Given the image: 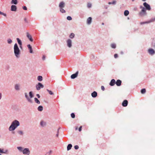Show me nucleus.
<instances>
[{"instance_id": "nucleus-1", "label": "nucleus", "mask_w": 155, "mask_h": 155, "mask_svg": "<svg viewBox=\"0 0 155 155\" xmlns=\"http://www.w3.org/2000/svg\"><path fill=\"white\" fill-rule=\"evenodd\" d=\"M20 125L19 121L17 120H15L12 122L11 125L8 128L10 131H13L18 126Z\"/></svg>"}, {"instance_id": "nucleus-2", "label": "nucleus", "mask_w": 155, "mask_h": 155, "mask_svg": "<svg viewBox=\"0 0 155 155\" xmlns=\"http://www.w3.org/2000/svg\"><path fill=\"white\" fill-rule=\"evenodd\" d=\"M14 50L15 55L16 58H19L20 54V51L17 43H15L14 45Z\"/></svg>"}, {"instance_id": "nucleus-3", "label": "nucleus", "mask_w": 155, "mask_h": 155, "mask_svg": "<svg viewBox=\"0 0 155 155\" xmlns=\"http://www.w3.org/2000/svg\"><path fill=\"white\" fill-rule=\"evenodd\" d=\"M22 153L23 154L25 155H29L30 154V151L28 148H24Z\"/></svg>"}, {"instance_id": "nucleus-4", "label": "nucleus", "mask_w": 155, "mask_h": 155, "mask_svg": "<svg viewBox=\"0 0 155 155\" xmlns=\"http://www.w3.org/2000/svg\"><path fill=\"white\" fill-rule=\"evenodd\" d=\"M36 89L39 91L41 88H43L44 87V85L41 83H38V84H36L35 86Z\"/></svg>"}, {"instance_id": "nucleus-5", "label": "nucleus", "mask_w": 155, "mask_h": 155, "mask_svg": "<svg viewBox=\"0 0 155 155\" xmlns=\"http://www.w3.org/2000/svg\"><path fill=\"white\" fill-rule=\"evenodd\" d=\"M143 5L146 8V9L148 10H150L151 9L150 6L147 3L145 2L143 3Z\"/></svg>"}, {"instance_id": "nucleus-6", "label": "nucleus", "mask_w": 155, "mask_h": 155, "mask_svg": "<svg viewBox=\"0 0 155 155\" xmlns=\"http://www.w3.org/2000/svg\"><path fill=\"white\" fill-rule=\"evenodd\" d=\"M67 45L69 48H71L72 47V41L70 39H68L66 41Z\"/></svg>"}, {"instance_id": "nucleus-7", "label": "nucleus", "mask_w": 155, "mask_h": 155, "mask_svg": "<svg viewBox=\"0 0 155 155\" xmlns=\"http://www.w3.org/2000/svg\"><path fill=\"white\" fill-rule=\"evenodd\" d=\"M25 97L28 101L30 103H32L33 101L29 97L27 93H25Z\"/></svg>"}, {"instance_id": "nucleus-8", "label": "nucleus", "mask_w": 155, "mask_h": 155, "mask_svg": "<svg viewBox=\"0 0 155 155\" xmlns=\"http://www.w3.org/2000/svg\"><path fill=\"white\" fill-rule=\"evenodd\" d=\"M148 53L149 54L152 55L155 54V51L152 48H150L148 50Z\"/></svg>"}, {"instance_id": "nucleus-9", "label": "nucleus", "mask_w": 155, "mask_h": 155, "mask_svg": "<svg viewBox=\"0 0 155 155\" xmlns=\"http://www.w3.org/2000/svg\"><path fill=\"white\" fill-rule=\"evenodd\" d=\"M15 89L17 91H18L20 90V85L19 84H16L14 86Z\"/></svg>"}, {"instance_id": "nucleus-10", "label": "nucleus", "mask_w": 155, "mask_h": 155, "mask_svg": "<svg viewBox=\"0 0 155 155\" xmlns=\"http://www.w3.org/2000/svg\"><path fill=\"white\" fill-rule=\"evenodd\" d=\"M78 72L77 71L75 74H73L72 75H71V78L74 79L76 78L78 75Z\"/></svg>"}, {"instance_id": "nucleus-11", "label": "nucleus", "mask_w": 155, "mask_h": 155, "mask_svg": "<svg viewBox=\"0 0 155 155\" xmlns=\"http://www.w3.org/2000/svg\"><path fill=\"white\" fill-rule=\"evenodd\" d=\"M146 11L145 8H143V9H142L141 12H140V14L141 15H142L143 14H146Z\"/></svg>"}, {"instance_id": "nucleus-12", "label": "nucleus", "mask_w": 155, "mask_h": 155, "mask_svg": "<svg viewBox=\"0 0 155 155\" xmlns=\"http://www.w3.org/2000/svg\"><path fill=\"white\" fill-rule=\"evenodd\" d=\"M128 102L127 100H124V101L122 103V105L124 107H125L127 106Z\"/></svg>"}, {"instance_id": "nucleus-13", "label": "nucleus", "mask_w": 155, "mask_h": 155, "mask_svg": "<svg viewBox=\"0 0 155 155\" xmlns=\"http://www.w3.org/2000/svg\"><path fill=\"white\" fill-rule=\"evenodd\" d=\"M116 81L114 79H112L111 80L109 84L111 86H113L115 84Z\"/></svg>"}, {"instance_id": "nucleus-14", "label": "nucleus", "mask_w": 155, "mask_h": 155, "mask_svg": "<svg viewBox=\"0 0 155 155\" xmlns=\"http://www.w3.org/2000/svg\"><path fill=\"white\" fill-rule=\"evenodd\" d=\"M65 6V3L63 2H61L59 3V8H64Z\"/></svg>"}, {"instance_id": "nucleus-15", "label": "nucleus", "mask_w": 155, "mask_h": 155, "mask_svg": "<svg viewBox=\"0 0 155 155\" xmlns=\"http://www.w3.org/2000/svg\"><path fill=\"white\" fill-rule=\"evenodd\" d=\"M17 9L16 6L14 5H12L11 7V10L12 11H15Z\"/></svg>"}, {"instance_id": "nucleus-16", "label": "nucleus", "mask_w": 155, "mask_h": 155, "mask_svg": "<svg viewBox=\"0 0 155 155\" xmlns=\"http://www.w3.org/2000/svg\"><path fill=\"white\" fill-rule=\"evenodd\" d=\"M27 37L31 41H33L31 35H30L28 32H27Z\"/></svg>"}, {"instance_id": "nucleus-17", "label": "nucleus", "mask_w": 155, "mask_h": 155, "mask_svg": "<svg viewBox=\"0 0 155 155\" xmlns=\"http://www.w3.org/2000/svg\"><path fill=\"white\" fill-rule=\"evenodd\" d=\"M122 81L120 80H117L115 84L117 85L118 86H120L121 85Z\"/></svg>"}, {"instance_id": "nucleus-18", "label": "nucleus", "mask_w": 155, "mask_h": 155, "mask_svg": "<svg viewBox=\"0 0 155 155\" xmlns=\"http://www.w3.org/2000/svg\"><path fill=\"white\" fill-rule=\"evenodd\" d=\"M92 18L91 17H89L87 20V24L88 25H90L92 22Z\"/></svg>"}, {"instance_id": "nucleus-19", "label": "nucleus", "mask_w": 155, "mask_h": 155, "mask_svg": "<svg viewBox=\"0 0 155 155\" xmlns=\"http://www.w3.org/2000/svg\"><path fill=\"white\" fill-rule=\"evenodd\" d=\"M91 95L92 97H96L97 96V93L95 91H94L91 93Z\"/></svg>"}, {"instance_id": "nucleus-20", "label": "nucleus", "mask_w": 155, "mask_h": 155, "mask_svg": "<svg viewBox=\"0 0 155 155\" xmlns=\"http://www.w3.org/2000/svg\"><path fill=\"white\" fill-rule=\"evenodd\" d=\"M27 47L29 50L30 52L31 53H33V51L31 46L29 44L27 45Z\"/></svg>"}, {"instance_id": "nucleus-21", "label": "nucleus", "mask_w": 155, "mask_h": 155, "mask_svg": "<svg viewBox=\"0 0 155 155\" xmlns=\"http://www.w3.org/2000/svg\"><path fill=\"white\" fill-rule=\"evenodd\" d=\"M17 148L19 152H22L24 148L21 147H18Z\"/></svg>"}, {"instance_id": "nucleus-22", "label": "nucleus", "mask_w": 155, "mask_h": 155, "mask_svg": "<svg viewBox=\"0 0 155 155\" xmlns=\"http://www.w3.org/2000/svg\"><path fill=\"white\" fill-rule=\"evenodd\" d=\"M72 145L71 144H68L67 147V150H70L72 147Z\"/></svg>"}, {"instance_id": "nucleus-23", "label": "nucleus", "mask_w": 155, "mask_h": 155, "mask_svg": "<svg viewBox=\"0 0 155 155\" xmlns=\"http://www.w3.org/2000/svg\"><path fill=\"white\" fill-rule=\"evenodd\" d=\"M16 40L17 41V42L19 45H22V42L18 38H16Z\"/></svg>"}, {"instance_id": "nucleus-24", "label": "nucleus", "mask_w": 155, "mask_h": 155, "mask_svg": "<svg viewBox=\"0 0 155 155\" xmlns=\"http://www.w3.org/2000/svg\"><path fill=\"white\" fill-rule=\"evenodd\" d=\"M40 125L42 127H44L46 125V123L45 122L41 121L40 123Z\"/></svg>"}, {"instance_id": "nucleus-25", "label": "nucleus", "mask_w": 155, "mask_h": 155, "mask_svg": "<svg viewBox=\"0 0 155 155\" xmlns=\"http://www.w3.org/2000/svg\"><path fill=\"white\" fill-rule=\"evenodd\" d=\"M43 78L42 76H39L38 77L37 79L38 81H41L42 80Z\"/></svg>"}, {"instance_id": "nucleus-26", "label": "nucleus", "mask_w": 155, "mask_h": 155, "mask_svg": "<svg viewBox=\"0 0 155 155\" xmlns=\"http://www.w3.org/2000/svg\"><path fill=\"white\" fill-rule=\"evenodd\" d=\"M34 100L35 103L38 104H40V102L39 101L36 97L34 98Z\"/></svg>"}, {"instance_id": "nucleus-27", "label": "nucleus", "mask_w": 155, "mask_h": 155, "mask_svg": "<svg viewBox=\"0 0 155 155\" xmlns=\"http://www.w3.org/2000/svg\"><path fill=\"white\" fill-rule=\"evenodd\" d=\"M43 107L41 106H39L38 108V111H41L43 110Z\"/></svg>"}, {"instance_id": "nucleus-28", "label": "nucleus", "mask_w": 155, "mask_h": 155, "mask_svg": "<svg viewBox=\"0 0 155 155\" xmlns=\"http://www.w3.org/2000/svg\"><path fill=\"white\" fill-rule=\"evenodd\" d=\"M29 96L30 97V98L31 99V98H32V97H34V95L33 94H32V91H30L29 93Z\"/></svg>"}, {"instance_id": "nucleus-29", "label": "nucleus", "mask_w": 155, "mask_h": 155, "mask_svg": "<svg viewBox=\"0 0 155 155\" xmlns=\"http://www.w3.org/2000/svg\"><path fill=\"white\" fill-rule=\"evenodd\" d=\"M154 21H155V18H154L151 19L150 20L147 21V22H148V23H150Z\"/></svg>"}, {"instance_id": "nucleus-30", "label": "nucleus", "mask_w": 155, "mask_h": 155, "mask_svg": "<svg viewBox=\"0 0 155 155\" xmlns=\"http://www.w3.org/2000/svg\"><path fill=\"white\" fill-rule=\"evenodd\" d=\"M129 12L127 10H125L124 12V14L125 16H127L129 15Z\"/></svg>"}, {"instance_id": "nucleus-31", "label": "nucleus", "mask_w": 155, "mask_h": 155, "mask_svg": "<svg viewBox=\"0 0 155 155\" xmlns=\"http://www.w3.org/2000/svg\"><path fill=\"white\" fill-rule=\"evenodd\" d=\"M11 3L12 4H14L16 5L17 4V0H12L11 2Z\"/></svg>"}, {"instance_id": "nucleus-32", "label": "nucleus", "mask_w": 155, "mask_h": 155, "mask_svg": "<svg viewBox=\"0 0 155 155\" xmlns=\"http://www.w3.org/2000/svg\"><path fill=\"white\" fill-rule=\"evenodd\" d=\"M74 37V33H72L69 35V38H73Z\"/></svg>"}, {"instance_id": "nucleus-33", "label": "nucleus", "mask_w": 155, "mask_h": 155, "mask_svg": "<svg viewBox=\"0 0 155 155\" xmlns=\"http://www.w3.org/2000/svg\"><path fill=\"white\" fill-rule=\"evenodd\" d=\"M63 8H60V11L62 13H65L66 11Z\"/></svg>"}, {"instance_id": "nucleus-34", "label": "nucleus", "mask_w": 155, "mask_h": 155, "mask_svg": "<svg viewBox=\"0 0 155 155\" xmlns=\"http://www.w3.org/2000/svg\"><path fill=\"white\" fill-rule=\"evenodd\" d=\"M146 90L145 89L143 88L141 90V92L142 94H144L145 93Z\"/></svg>"}, {"instance_id": "nucleus-35", "label": "nucleus", "mask_w": 155, "mask_h": 155, "mask_svg": "<svg viewBox=\"0 0 155 155\" xmlns=\"http://www.w3.org/2000/svg\"><path fill=\"white\" fill-rule=\"evenodd\" d=\"M116 3V2L115 1H114L112 2H109L108 4L109 5L110 4H113V5H115Z\"/></svg>"}, {"instance_id": "nucleus-36", "label": "nucleus", "mask_w": 155, "mask_h": 155, "mask_svg": "<svg viewBox=\"0 0 155 155\" xmlns=\"http://www.w3.org/2000/svg\"><path fill=\"white\" fill-rule=\"evenodd\" d=\"M7 42L9 44H11L12 42V41L10 38H9L7 39Z\"/></svg>"}, {"instance_id": "nucleus-37", "label": "nucleus", "mask_w": 155, "mask_h": 155, "mask_svg": "<svg viewBox=\"0 0 155 155\" xmlns=\"http://www.w3.org/2000/svg\"><path fill=\"white\" fill-rule=\"evenodd\" d=\"M111 46L113 48H116V45L115 44H112L111 45Z\"/></svg>"}, {"instance_id": "nucleus-38", "label": "nucleus", "mask_w": 155, "mask_h": 155, "mask_svg": "<svg viewBox=\"0 0 155 155\" xmlns=\"http://www.w3.org/2000/svg\"><path fill=\"white\" fill-rule=\"evenodd\" d=\"M47 90L50 95H52L53 94V93L51 91L49 90L48 89H47Z\"/></svg>"}, {"instance_id": "nucleus-39", "label": "nucleus", "mask_w": 155, "mask_h": 155, "mask_svg": "<svg viewBox=\"0 0 155 155\" xmlns=\"http://www.w3.org/2000/svg\"><path fill=\"white\" fill-rule=\"evenodd\" d=\"M18 134L20 135H23V133L22 131L21 130H19L18 131Z\"/></svg>"}, {"instance_id": "nucleus-40", "label": "nucleus", "mask_w": 155, "mask_h": 155, "mask_svg": "<svg viewBox=\"0 0 155 155\" xmlns=\"http://www.w3.org/2000/svg\"><path fill=\"white\" fill-rule=\"evenodd\" d=\"M92 6V5L90 3H88L87 5V7L88 8H90Z\"/></svg>"}, {"instance_id": "nucleus-41", "label": "nucleus", "mask_w": 155, "mask_h": 155, "mask_svg": "<svg viewBox=\"0 0 155 155\" xmlns=\"http://www.w3.org/2000/svg\"><path fill=\"white\" fill-rule=\"evenodd\" d=\"M71 117L72 118H74L75 117V115L74 113H72L71 114Z\"/></svg>"}, {"instance_id": "nucleus-42", "label": "nucleus", "mask_w": 155, "mask_h": 155, "mask_svg": "<svg viewBox=\"0 0 155 155\" xmlns=\"http://www.w3.org/2000/svg\"><path fill=\"white\" fill-rule=\"evenodd\" d=\"M67 19L68 20L70 21L72 20V18L70 16H68L67 18Z\"/></svg>"}, {"instance_id": "nucleus-43", "label": "nucleus", "mask_w": 155, "mask_h": 155, "mask_svg": "<svg viewBox=\"0 0 155 155\" xmlns=\"http://www.w3.org/2000/svg\"><path fill=\"white\" fill-rule=\"evenodd\" d=\"M0 14L1 15H2L5 17L6 16V14L2 12L1 11H0Z\"/></svg>"}, {"instance_id": "nucleus-44", "label": "nucleus", "mask_w": 155, "mask_h": 155, "mask_svg": "<svg viewBox=\"0 0 155 155\" xmlns=\"http://www.w3.org/2000/svg\"><path fill=\"white\" fill-rule=\"evenodd\" d=\"M8 150H6L4 151L3 150V153H8Z\"/></svg>"}, {"instance_id": "nucleus-45", "label": "nucleus", "mask_w": 155, "mask_h": 155, "mask_svg": "<svg viewBox=\"0 0 155 155\" xmlns=\"http://www.w3.org/2000/svg\"><path fill=\"white\" fill-rule=\"evenodd\" d=\"M146 23H148V22H147V21H146V22H141L140 23V24L141 25H142Z\"/></svg>"}, {"instance_id": "nucleus-46", "label": "nucleus", "mask_w": 155, "mask_h": 155, "mask_svg": "<svg viewBox=\"0 0 155 155\" xmlns=\"http://www.w3.org/2000/svg\"><path fill=\"white\" fill-rule=\"evenodd\" d=\"M74 149L76 150H77L79 148V147L78 145H75L74 147Z\"/></svg>"}, {"instance_id": "nucleus-47", "label": "nucleus", "mask_w": 155, "mask_h": 155, "mask_svg": "<svg viewBox=\"0 0 155 155\" xmlns=\"http://www.w3.org/2000/svg\"><path fill=\"white\" fill-rule=\"evenodd\" d=\"M22 8L24 10H27V8L25 6H23Z\"/></svg>"}, {"instance_id": "nucleus-48", "label": "nucleus", "mask_w": 155, "mask_h": 155, "mask_svg": "<svg viewBox=\"0 0 155 155\" xmlns=\"http://www.w3.org/2000/svg\"><path fill=\"white\" fill-rule=\"evenodd\" d=\"M118 56V54H114V57L115 58H117Z\"/></svg>"}, {"instance_id": "nucleus-49", "label": "nucleus", "mask_w": 155, "mask_h": 155, "mask_svg": "<svg viewBox=\"0 0 155 155\" xmlns=\"http://www.w3.org/2000/svg\"><path fill=\"white\" fill-rule=\"evenodd\" d=\"M59 128L58 129V131H57V134H56V136L57 137H58V133H59Z\"/></svg>"}, {"instance_id": "nucleus-50", "label": "nucleus", "mask_w": 155, "mask_h": 155, "mask_svg": "<svg viewBox=\"0 0 155 155\" xmlns=\"http://www.w3.org/2000/svg\"><path fill=\"white\" fill-rule=\"evenodd\" d=\"M101 89L103 91H104L105 89L104 87V86H101Z\"/></svg>"}, {"instance_id": "nucleus-51", "label": "nucleus", "mask_w": 155, "mask_h": 155, "mask_svg": "<svg viewBox=\"0 0 155 155\" xmlns=\"http://www.w3.org/2000/svg\"><path fill=\"white\" fill-rule=\"evenodd\" d=\"M52 151L51 150H50L49 151V152H48V155H50V154L52 153Z\"/></svg>"}, {"instance_id": "nucleus-52", "label": "nucleus", "mask_w": 155, "mask_h": 155, "mask_svg": "<svg viewBox=\"0 0 155 155\" xmlns=\"http://www.w3.org/2000/svg\"><path fill=\"white\" fill-rule=\"evenodd\" d=\"M82 127V126H80L78 130L79 131H81V130Z\"/></svg>"}, {"instance_id": "nucleus-53", "label": "nucleus", "mask_w": 155, "mask_h": 155, "mask_svg": "<svg viewBox=\"0 0 155 155\" xmlns=\"http://www.w3.org/2000/svg\"><path fill=\"white\" fill-rule=\"evenodd\" d=\"M3 149H2L0 148V153H3Z\"/></svg>"}, {"instance_id": "nucleus-54", "label": "nucleus", "mask_w": 155, "mask_h": 155, "mask_svg": "<svg viewBox=\"0 0 155 155\" xmlns=\"http://www.w3.org/2000/svg\"><path fill=\"white\" fill-rule=\"evenodd\" d=\"M36 96L37 97H38V98H40V95H39V94H36Z\"/></svg>"}, {"instance_id": "nucleus-55", "label": "nucleus", "mask_w": 155, "mask_h": 155, "mask_svg": "<svg viewBox=\"0 0 155 155\" xmlns=\"http://www.w3.org/2000/svg\"><path fill=\"white\" fill-rule=\"evenodd\" d=\"M2 97V94L1 93H0V100L1 99Z\"/></svg>"}, {"instance_id": "nucleus-56", "label": "nucleus", "mask_w": 155, "mask_h": 155, "mask_svg": "<svg viewBox=\"0 0 155 155\" xmlns=\"http://www.w3.org/2000/svg\"><path fill=\"white\" fill-rule=\"evenodd\" d=\"M140 8H142V9H143V8H144V7H143L142 6L140 5Z\"/></svg>"}, {"instance_id": "nucleus-57", "label": "nucleus", "mask_w": 155, "mask_h": 155, "mask_svg": "<svg viewBox=\"0 0 155 155\" xmlns=\"http://www.w3.org/2000/svg\"><path fill=\"white\" fill-rule=\"evenodd\" d=\"M45 59V56H43V57H42V59L43 60H44Z\"/></svg>"}, {"instance_id": "nucleus-58", "label": "nucleus", "mask_w": 155, "mask_h": 155, "mask_svg": "<svg viewBox=\"0 0 155 155\" xmlns=\"http://www.w3.org/2000/svg\"><path fill=\"white\" fill-rule=\"evenodd\" d=\"M25 22H27V19H26V18H25Z\"/></svg>"}, {"instance_id": "nucleus-59", "label": "nucleus", "mask_w": 155, "mask_h": 155, "mask_svg": "<svg viewBox=\"0 0 155 155\" xmlns=\"http://www.w3.org/2000/svg\"><path fill=\"white\" fill-rule=\"evenodd\" d=\"M19 47L21 49L22 48V45H19Z\"/></svg>"}, {"instance_id": "nucleus-60", "label": "nucleus", "mask_w": 155, "mask_h": 155, "mask_svg": "<svg viewBox=\"0 0 155 155\" xmlns=\"http://www.w3.org/2000/svg\"><path fill=\"white\" fill-rule=\"evenodd\" d=\"M120 53L121 54H123V52L122 51Z\"/></svg>"}, {"instance_id": "nucleus-61", "label": "nucleus", "mask_w": 155, "mask_h": 155, "mask_svg": "<svg viewBox=\"0 0 155 155\" xmlns=\"http://www.w3.org/2000/svg\"><path fill=\"white\" fill-rule=\"evenodd\" d=\"M78 129V127H77L75 128V130H77Z\"/></svg>"}, {"instance_id": "nucleus-62", "label": "nucleus", "mask_w": 155, "mask_h": 155, "mask_svg": "<svg viewBox=\"0 0 155 155\" xmlns=\"http://www.w3.org/2000/svg\"><path fill=\"white\" fill-rule=\"evenodd\" d=\"M102 25H104V23H102Z\"/></svg>"}, {"instance_id": "nucleus-63", "label": "nucleus", "mask_w": 155, "mask_h": 155, "mask_svg": "<svg viewBox=\"0 0 155 155\" xmlns=\"http://www.w3.org/2000/svg\"><path fill=\"white\" fill-rule=\"evenodd\" d=\"M143 1H145L146 0H142Z\"/></svg>"}, {"instance_id": "nucleus-64", "label": "nucleus", "mask_w": 155, "mask_h": 155, "mask_svg": "<svg viewBox=\"0 0 155 155\" xmlns=\"http://www.w3.org/2000/svg\"><path fill=\"white\" fill-rule=\"evenodd\" d=\"M134 1V0H132V1L133 2Z\"/></svg>"}]
</instances>
